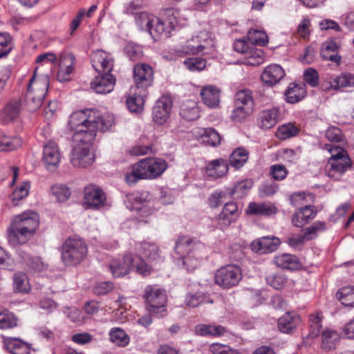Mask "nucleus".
<instances>
[{
    "label": "nucleus",
    "instance_id": "nucleus-1",
    "mask_svg": "<svg viewBox=\"0 0 354 354\" xmlns=\"http://www.w3.org/2000/svg\"><path fill=\"white\" fill-rule=\"evenodd\" d=\"M113 122V115H101L92 109L80 110L71 114L68 124L73 132L74 145L71 154V162L74 167L86 168L93 164L94 156L90 152V147L97 131H108Z\"/></svg>",
    "mask_w": 354,
    "mask_h": 354
},
{
    "label": "nucleus",
    "instance_id": "nucleus-2",
    "mask_svg": "<svg viewBox=\"0 0 354 354\" xmlns=\"http://www.w3.org/2000/svg\"><path fill=\"white\" fill-rule=\"evenodd\" d=\"M39 227V216L33 212H24L15 216L8 230L9 242L16 245L25 243Z\"/></svg>",
    "mask_w": 354,
    "mask_h": 354
},
{
    "label": "nucleus",
    "instance_id": "nucleus-3",
    "mask_svg": "<svg viewBox=\"0 0 354 354\" xmlns=\"http://www.w3.org/2000/svg\"><path fill=\"white\" fill-rule=\"evenodd\" d=\"M322 149L326 150L330 157L325 166V173L330 178L339 180L352 165V160L343 146L333 144L321 145Z\"/></svg>",
    "mask_w": 354,
    "mask_h": 354
},
{
    "label": "nucleus",
    "instance_id": "nucleus-4",
    "mask_svg": "<svg viewBox=\"0 0 354 354\" xmlns=\"http://www.w3.org/2000/svg\"><path fill=\"white\" fill-rule=\"evenodd\" d=\"M165 160L157 158H145L135 164L130 173L125 176L129 185H133L141 179H154L159 177L167 169Z\"/></svg>",
    "mask_w": 354,
    "mask_h": 354
},
{
    "label": "nucleus",
    "instance_id": "nucleus-5",
    "mask_svg": "<svg viewBox=\"0 0 354 354\" xmlns=\"http://www.w3.org/2000/svg\"><path fill=\"white\" fill-rule=\"evenodd\" d=\"M132 269L142 276L149 275L152 272L151 266L131 253L124 255L122 259H113L109 263V270L114 277H124Z\"/></svg>",
    "mask_w": 354,
    "mask_h": 354
},
{
    "label": "nucleus",
    "instance_id": "nucleus-6",
    "mask_svg": "<svg viewBox=\"0 0 354 354\" xmlns=\"http://www.w3.org/2000/svg\"><path fill=\"white\" fill-rule=\"evenodd\" d=\"M38 68H35L34 73L29 81L26 95V105L31 111L39 109L43 102L49 86L48 76L37 75Z\"/></svg>",
    "mask_w": 354,
    "mask_h": 354
},
{
    "label": "nucleus",
    "instance_id": "nucleus-7",
    "mask_svg": "<svg viewBox=\"0 0 354 354\" xmlns=\"http://www.w3.org/2000/svg\"><path fill=\"white\" fill-rule=\"evenodd\" d=\"M61 252L64 265L75 266L80 264L86 258L88 248L83 239L74 236L66 239L62 246Z\"/></svg>",
    "mask_w": 354,
    "mask_h": 354
},
{
    "label": "nucleus",
    "instance_id": "nucleus-8",
    "mask_svg": "<svg viewBox=\"0 0 354 354\" xmlns=\"http://www.w3.org/2000/svg\"><path fill=\"white\" fill-rule=\"evenodd\" d=\"M143 297L149 314L156 317H162L165 315L167 298L164 290L156 286H147L145 289Z\"/></svg>",
    "mask_w": 354,
    "mask_h": 354
},
{
    "label": "nucleus",
    "instance_id": "nucleus-9",
    "mask_svg": "<svg viewBox=\"0 0 354 354\" xmlns=\"http://www.w3.org/2000/svg\"><path fill=\"white\" fill-rule=\"evenodd\" d=\"M254 106L252 92L248 89L239 91L235 95L234 109L231 113L232 120L235 122L243 121L252 113Z\"/></svg>",
    "mask_w": 354,
    "mask_h": 354
},
{
    "label": "nucleus",
    "instance_id": "nucleus-10",
    "mask_svg": "<svg viewBox=\"0 0 354 354\" xmlns=\"http://www.w3.org/2000/svg\"><path fill=\"white\" fill-rule=\"evenodd\" d=\"M167 18L165 21L155 17L153 19V25L150 26V29L147 31L154 39L159 37H169L171 35V31H174L177 26V18L174 16V12L172 9H167L165 12Z\"/></svg>",
    "mask_w": 354,
    "mask_h": 354
},
{
    "label": "nucleus",
    "instance_id": "nucleus-11",
    "mask_svg": "<svg viewBox=\"0 0 354 354\" xmlns=\"http://www.w3.org/2000/svg\"><path fill=\"white\" fill-rule=\"evenodd\" d=\"M241 279V268L232 264L221 267L214 274L216 283L223 288H230L236 286Z\"/></svg>",
    "mask_w": 354,
    "mask_h": 354
},
{
    "label": "nucleus",
    "instance_id": "nucleus-12",
    "mask_svg": "<svg viewBox=\"0 0 354 354\" xmlns=\"http://www.w3.org/2000/svg\"><path fill=\"white\" fill-rule=\"evenodd\" d=\"M326 223L322 221H316L306 229L303 234H292L287 238L286 243L292 248H299L305 241L313 239L317 232L325 230Z\"/></svg>",
    "mask_w": 354,
    "mask_h": 354
},
{
    "label": "nucleus",
    "instance_id": "nucleus-13",
    "mask_svg": "<svg viewBox=\"0 0 354 354\" xmlns=\"http://www.w3.org/2000/svg\"><path fill=\"white\" fill-rule=\"evenodd\" d=\"M153 73L152 68L146 64H136L133 69V80L138 89L147 90L152 84Z\"/></svg>",
    "mask_w": 354,
    "mask_h": 354
},
{
    "label": "nucleus",
    "instance_id": "nucleus-14",
    "mask_svg": "<svg viewBox=\"0 0 354 354\" xmlns=\"http://www.w3.org/2000/svg\"><path fill=\"white\" fill-rule=\"evenodd\" d=\"M172 107V100L170 96L162 95L156 102L152 109L153 121L162 124L167 121L170 116Z\"/></svg>",
    "mask_w": 354,
    "mask_h": 354
},
{
    "label": "nucleus",
    "instance_id": "nucleus-15",
    "mask_svg": "<svg viewBox=\"0 0 354 354\" xmlns=\"http://www.w3.org/2000/svg\"><path fill=\"white\" fill-rule=\"evenodd\" d=\"M239 217L238 207L234 202L226 203L216 217L217 227L222 231L227 229Z\"/></svg>",
    "mask_w": 354,
    "mask_h": 354
},
{
    "label": "nucleus",
    "instance_id": "nucleus-16",
    "mask_svg": "<svg viewBox=\"0 0 354 354\" xmlns=\"http://www.w3.org/2000/svg\"><path fill=\"white\" fill-rule=\"evenodd\" d=\"M147 93V90L138 89V87H131L126 95V104L129 111L132 113L141 112Z\"/></svg>",
    "mask_w": 354,
    "mask_h": 354
},
{
    "label": "nucleus",
    "instance_id": "nucleus-17",
    "mask_svg": "<svg viewBox=\"0 0 354 354\" xmlns=\"http://www.w3.org/2000/svg\"><path fill=\"white\" fill-rule=\"evenodd\" d=\"M75 57L71 53H62L59 57V68L57 78L59 82H66L71 80V75L75 70Z\"/></svg>",
    "mask_w": 354,
    "mask_h": 354
},
{
    "label": "nucleus",
    "instance_id": "nucleus-18",
    "mask_svg": "<svg viewBox=\"0 0 354 354\" xmlns=\"http://www.w3.org/2000/svg\"><path fill=\"white\" fill-rule=\"evenodd\" d=\"M84 201L88 206L97 209L105 205L106 198L100 188L91 185L84 189Z\"/></svg>",
    "mask_w": 354,
    "mask_h": 354
},
{
    "label": "nucleus",
    "instance_id": "nucleus-19",
    "mask_svg": "<svg viewBox=\"0 0 354 354\" xmlns=\"http://www.w3.org/2000/svg\"><path fill=\"white\" fill-rule=\"evenodd\" d=\"M92 66L98 73H111L114 60L111 55L104 50H97L91 55Z\"/></svg>",
    "mask_w": 354,
    "mask_h": 354
},
{
    "label": "nucleus",
    "instance_id": "nucleus-20",
    "mask_svg": "<svg viewBox=\"0 0 354 354\" xmlns=\"http://www.w3.org/2000/svg\"><path fill=\"white\" fill-rule=\"evenodd\" d=\"M61 159V154L57 144L52 140L44 146L42 160L48 170L57 167Z\"/></svg>",
    "mask_w": 354,
    "mask_h": 354
},
{
    "label": "nucleus",
    "instance_id": "nucleus-21",
    "mask_svg": "<svg viewBox=\"0 0 354 354\" xmlns=\"http://www.w3.org/2000/svg\"><path fill=\"white\" fill-rule=\"evenodd\" d=\"M115 82V77L111 73H105L91 82V88L97 93L106 94L113 90Z\"/></svg>",
    "mask_w": 354,
    "mask_h": 354
},
{
    "label": "nucleus",
    "instance_id": "nucleus-22",
    "mask_svg": "<svg viewBox=\"0 0 354 354\" xmlns=\"http://www.w3.org/2000/svg\"><path fill=\"white\" fill-rule=\"evenodd\" d=\"M21 109V103L19 100L9 101L1 110H0V122L3 124L15 121L19 116Z\"/></svg>",
    "mask_w": 354,
    "mask_h": 354
},
{
    "label": "nucleus",
    "instance_id": "nucleus-23",
    "mask_svg": "<svg viewBox=\"0 0 354 354\" xmlns=\"http://www.w3.org/2000/svg\"><path fill=\"white\" fill-rule=\"evenodd\" d=\"M280 243V240L277 237L263 236L254 241L251 243V248L260 254L270 253L275 251Z\"/></svg>",
    "mask_w": 354,
    "mask_h": 354
},
{
    "label": "nucleus",
    "instance_id": "nucleus-24",
    "mask_svg": "<svg viewBox=\"0 0 354 354\" xmlns=\"http://www.w3.org/2000/svg\"><path fill=\"white\" fill-rule=\"evenodd\" d=\"M285 76V71L279 64H270L263 71L261 79L262 82L270 86L279 83Z\"/></svg>",
    "mask_w": 354,
    "mask_h": 354
},
{
    "label": "nucleus",
    "instance_id": "nucleus-25",
    "mask_svg": "<svg viewBox=\"0 0 354 354\" xmlns=\"http://www.w3.org/2000/svg\"><path fill=\"white\" fill-rule=\"evenodd\" d=\"M195 137L201 142L213 147L221 144L220 134L213 128L196 127L193 129Z\"/></svg>",
    "mask_w": 354,
    "mask_h": 354
},
{
    "label": "nucleus",
    "instance_id": "nucleus-26",
    "mask_svg": "<svg viewBox=\"0 0 354 354\" xmlns=\"http://www.w3.org/2000/svg\"><path fill=\"white\" fill-rule=\"evenodd\" d=\"M317 214L314 206L306 205L298 209L292 216V224L297 227H301L313 220Z\"/></svg>",
    "mask_w": 354,
    "mask_h": 354
},
{
    "label": "nucleus",
    "instance_id": "nucleus-27",
    "mask_svg": "<svg viewBox=\"0 0 354 354\" xmlns=\"http://www.w3.org/2000/svg\"><path fill=\"white\" fill-rule=\"evenodd\" d=\"M200 95L202 102L207 106L211 109L219 106L221 92L217 87L212 85L205 86L201 88Z\"/></svg>",
    "mask_w": 354,
    "mask_h": 354
},
{
    "label": "nucleus",
    "instance_id": "nucleus-28",
    "mask_svg": "<svg viewBox=\"0 0 354 354\" xmlns=\"http://www.w3.org/2000/svg\"><path fill=\"white\" fill-rule=\"evenodd\" d=\"M279 111L277 108H273L262 111L258 117V126L263 129H269L274 127L279 122Z\"/></svg>",
    "mask_w": 354,
    "mask_h": 354
},
{
    "label": "nucleus",
    "instance_id": "nucleus-29",
    "mask_svg": "<svg viewBox=\"0 0 354 354\" xmlns=\"http://www.w3.org/2000/svg\"><path fill=\"white\" fill-rule=\"evenodd\" d=\"M339 46V41L336 39L326 41L322 44L320 55L324 59L339 64L341 59L337 53Z\"/></svg>",
    "mask_w": 354,
    "mask_h": 354
},
{
    "label": "nucleus",
    "instance_id": "nucleus-30",
    "mask_svg": "<svg viewBox=\"0 0 354 354\" xmlns=\"http://www.w3.org/2000/svg\"><path fill=\"white\" fill-rule=\"evenodd\" d=\"M300 322L299 315L294 312H288L279 318L278 326L283 333H289L295 329Z\"/></svg>",
    "mask_w": 354,
    "mask_h": 354
},
{
    "label": "nucleus",
    "instance_id": "nucleus-31",
    "mask_svg": "<svg viewBox=\"0 0 354 354\" xmlns=\"http://www.w3.org/2000/svg\"><path fill=\"white\" fill-rule=\"evenodd\" d=\"M245 212L248 215L270 216L276 214L277 209L269 203H258L251 202L249 203Z\"/></svg>",
    "mask_w": 354,
    "mask_h": 354
},
{
    "label": "nucleus",
    "instance_id": "nucleus-32",
    "mask_svg": "<svg viewBox=\"0 0 354 354\" xmlns=\"http://www.w3.org/2000/svg\"><path fill=\"white\" fill-rule=\"evenodd\" d=\"M227 171L228 164L223 159L214 160L206 167L207 176L214 179L224 176Z\"/></svg>",
    "mask_w": 354,
    "mask_h": 354
},
{
    "label": "nucleus",
    "instance_id": "nucleus-33",
    "mask_svg": "<svg viewBox=\"0 0 354 354\" xmlns=\"http://www.w3.org/2000/svg\"><path fill=\"white\" fill-rule=\"evenodd\" d=\"M274 262L277 267L283 269L297 270L301 267V263L297 257L287 253L275 256Z\"/></svg>",
    "mask_w": 354,
    "mask_h": 354
},
{
    "label": "nucleus",
    "instance_id": "nucleus-34",
    "mask_svg": "<svg viewBox=\"0 0 354 354\" xmlns=\"http://www.w3.org/2000/svg\"><path fill=\"white\" fill-rule=\"evenodd\" d=\"M329 84L328 86H326V89L332 88L337 91L342 88L354 87V75L345 73L332 77L329 81Z\"/></svg>",
    "mask_w": 354,
    "mask_h": 354
},
{
    "label": "nucleus",
    "instance_id": "nucleus-35",
    "mask_svg": "<svg viewBox=\"0 0 354 354\" xmlns=\"http://www.w3.org/2000/svg\"><path fill=\"white\" fill-rule=\"evenodd\" d=\"M340 340L339 334L334 330L326 329L322 333V348L329 351L336 348Z\"/></svg>",
    "mask_w": 354,
    "mask_h": 354
},
{
    "label": "nucleus",
    "instance_id": "nucleus-36",
    "mask_svg": "<svg viewBox=\"0 0 354 354\" xmlns=\"http://www.w3.org/2000/svg\"><path fill=\"white\" fill-rule=\"evenodd\" d=\"M194 332L200 336H214L219 337L223 335L226 330L220 325L214 324H197L195 326Z\"/></svg>",
    "mask_w": 354,
    "mask_h": 354
},
{
    "label": "nucleus",
    "instance_id": "nucleus-37",
    "mask_svg": "<svg viewBox=\"0 0 354 354\" xmlns=\"http://www.w3.org/2000/svg\"><path fill=\"white\" fill-rule=\"evenodd\" d=\"M306 93L304 84H290L285 93L288 102L294 104L302 100Z\"/></svg>",
    "mask_w": 354,
    "mask_h": 354
},
{
    "label": "nucleus",
    "instance_id": "nucleus-38",
    "mask_svg": "<svg viewBox=\"0 0 354 354\" xmlns=\"http://www.w3.org/2000/svg\"><path fill=\"white\" fill-rule=\"evenodd\" d=\"M6 350L12 354H29L28 344L18 338H8L5 340Z\"/></svg>",
    "mask_w": 354,
    "mask_h": 354
},
{
    "label": "nucleus",
    "instance_id": "nucleus-39",
    "mask_svg": "<svg viewBox=\"0 0 354 354\" xmlns=\"http://www.w3.org/2000/svg\"><path fill=\"white\" fill-rule=\"evenodd\" d=\"M201 53L209 54L215 49V38L208 30H202L197 33Z\"/></svg>",
    "mask_w": 354,
    "mask_h": 354
},
{
    "label": "nucleus",
    "instance_id": "nucleus-40",
    "mask_svg": "<svg viewBox=\"0 0 354 354\" xmlns=\"http://www.w3.org/2000/svg\"><path fill=\"white\" fill-rule=\"evenodd\" d=\"M22 139L19 136H8L0 131V151H10L21 147Z\"/></svg>",
    "mask_w": 354,
    "mask_h": 354
},
{
    "label": "nucleus",
    "instance_id": "nucleus-41",
    "mask_svg": "<svg viewBox=\"0 0 354 354\" xmlns=\"http://www.w3.org/2000/svg\"><path fill=\"white\" fill-rule=\"evenodd\" d=\"M30 189V183L29 181H24L14 189L10 196L14 206L18 205L20 201L24 200L28 196Z\"/></svg>",
    "mask_w": 354,
    "mask_h": 354
},
{
    "label": "nucleus",
    "instance_id": "nucleus-42",
    "mask_svg": "<svg viewBox=\"0 0 354 354\" xmlns=\"http://www.w3.org/2000/svg\"><path fill=\"white\" fill-rule=\"evenodd\" d=\"M110 340L119 346H126L130 341L129 335L120 328H113L109 331Z\"/></svg>",
    "mask_w": 354,
    "mask_h": 354
},
{
    "label": "nucleus",
    "instance_id": "nucleus-43",
    "mask_svg": "<svg viewBox=\"0 0 354 354\" xmlns=\"http://www.w3.org/2000/svg\"><path fill=\"white\" fill-rule=\"evenodd\" d=\"M248 159V151L244 148H237L232 153L230 162L232 167L239 169L246 163Z\"/></svg>",
    "mask_w": 354,
    "mask_h": 354
},
{
    "label": "nucleus",
    "instance_id": "nucleus-44",
    "mask_svg": "<svg viewBox=\"0 0 354 354\" xmlns=\"http://www.w3.org/2000/svg\"><path fill=\"white\" fill-rule=\"evenodd\" d=\"M180 114L187 120L197 119L199 117V111L196 102L189 100L187 103L182 104Z\"/></svg>",
    "mask_w": 354,
    "mask_h": 354
},
{
    "label": "nucleus",
    "instance_id": "nucleus-45",
    "mask_svg": "<svg viewBox=\"0 0 354 354\" xmlns=\"http://www.w3.org/2000/svg\"><path fill=\"white\" fill-rule=\"evenodd\" d=\"M337 299L344 306L354 307V288L351 286L341 288L336 294Z\"/></svg>",
    "mask_w": 354,
    "mask_h": 354
},
{
    "label": "nucleus",
    "instance_id": "nucleus-46",
    "mask_svg": "<svg viewBox=\"0 0 354 354\" xmlns=\"http://www.w3.org/2000/svg\"><path fill=\"white\" fill-rule=\"evenodd\" d=\"M13 287L15 292H28L30 286L26 274L23 272L15 273L13 277Z\"/></svg>",
    "mask_w": 354,
    "mask_h": 354
},
{
    "label": "nucleus",
    "instance_id": "nucleus-47",
    "mask_svg": "<svg viewBox=\"0 0 354 354\" xmlns=\"http://www.w3.org/2000/svg\"><path fill=\"white\" fill-rule=\"evenodd\" d=\"M207 61L202 57H188L183 61L186 69L191 72H201L205 67Z\"/></svg>",
    "mask_w": 354,
    "mask_h": 354
},
{
    "label": "nucleus",
    "instance_id": "nucleus-48",
    "mask_svg": "<svg viewBox=\"0 0 354 354\" xmlns=\"http://www.w3.org/2000/svg\"><path fill=\"white\" fill-rule=\"evenodd\" d=\"M138 250L147 259L153 261L159 257V250L155 243L143 242L139 244Z\"/></svg>",
    "mask_w": 354,
    "mask_h": 354
},
{
    "label": "nucleus",
    "instance_id": "nucleus-49",
    "mask_svg": "<svg viewBox=\"0 0 354 354\" xmlns=\"http://www.w3.org/2000/svg\"><path fill=\"white\" fill-rule=\"evenodd\" d=\"M249 41L253 44L263 46L268 42V38L266 33L257 29H250L247 35Z\"/></svg>",
    "mask_w": 354,
    "mask_h": 354
},
{
    "label": "nucleus",
    "instance_id": "nucleus-50",
    "mask_svg": "<svg viewBox=\"0 0 354 354\" xmlns=\"http://www.w3.org/2000/svg\"><path fill=\"white\" fill-rule=\"evenodd\" d=\"M299 129L292 123H288L279 127L277 131V136L280 140H286L297 136Z\"/></svg>",
    "mask_w": 354,
    "mask_h": 354
},
{
    "label": "nucleus",
    "instance_id": "nucleus-51",
    "mask_svg": "<svg viewBox=\"0 0 354 354\" xmlns=\"http://www.w3.org/2000/svg\"><path fill=\"white\" fill-rule=\"evenodd\" d=\"M326 138L330 141L329 144L342 146L344 142L342 131L335 127H330L326 130Z\"/></svg>",
    "mask_w": 354,
    "mask_h": 354
},
{
    "label": "nucleus",
    "instance_id": "nucleus-52",
    "mask_svg": "<svg viewBox=\"0 0 354 354\" xmlns=\"http://www.w3.org/2000/svg\"><path fill=\"white\" fill-rule=\"evenodd\" d=\"M201 47L196 34L181 46V52L185 54L195 55L201 53Z\"/></svg>",
    "mask_w": 354,
    "mask_h": 354
},
{
    "label": "nucleus",
    "instance_id": "nucleus-53",
    "mask_svg": "<svg viewBox=\"0 0 354 354\" xmlns=\"http://www.w3.org/2000/svg\"><path fill=\"white\" fill-rule=\"evenodd\" d=\"M51 193L59 203L66 201L71 195L70 189L64 185L56 184L51 187Z\"/></svg>",
    "mask_w": 354,
    "mask_h": 354
},
{
    "label": "nucleus",
    "instance_id": "nucleus-54",
    "mask_svg": "<svg viewBox=\"0 0 354 354\" xmlns=\"http://www.w3.org/2000/svg\"><path fill=\"white\" fill-rule=\"evenodd\" d=\"M252 185L253 183L251 180L239 182L234 186L232 194L236 198H241L248 194Z\"/></svg>",
    "mask_w": 354,
    "mask_h": 354
},
{
    "label": "nucleus",
    "instance_id": "nucleus-55",
    "mask_svg": "<svg viewBox=\"0 0 354 354\" xmlns=\"http://www.w3.org/2000/svg\"><path fill=\"white\" fill-rule=\"evenodd\" d=\"M17 326V319L8 310L0 312V329H9Z\"/></svg>",
    "mask_w": 354,
    "mask_h": 354
},
{
    "label": "nucleus",
    "instance_id": "nucleus-56",
    "mask_svg": "<svg viewBox=\"0 0 354 354\" xmlns=\"http://www.w3.org/2000/svg\"><path fill=\"white\" fill-rule=\"evenodd\" d=\"M155 16L146 12L138 13L136 16V21L142 30L147 31L150 26L153 25V19Z\"/></svg>",
    "mask_w": 354,
    "mask_h": 354
},
{
    "label": "nucleus",
    "instance_id": "nucleus-57",
    "mask_svg": "<svg viewBox=\"0 0 354 354\" xmlns=\"http://www.w3.org/2000/svg\"><path fill=\"white\" fill-rule=\"evenodd\" d=\"M12 37L8 33H0V46L2 47L0 50V59L7 56L12 50L10 46Z\"/></svg>",
    "mask_w": 354,
    "mask_h": 354
},
{
    "label": "nucleus",
    "instance_id": "nucleus-58",
    "mask_svg": "<svg viewBox=\"0 0 354 354\" xmlns=\"http://www.w3.org/2000/svg\"><path fill=\"white\" fill-rule=\"evenodd\" d=\"M288 173L286 167L283 165L275 164L270 168V174L276 180H283L287 176Z\"/></svg>",
    "mask_w": 354,
    "mask_h": 354
},
{
    "label": "nucleus",
    "instance_id": "nucleus-59",
    "mask_svg": "<svg viewBox=\"0 0 354 354\" xmlns=\"http://www.w3.org/2000/svg\"><path fill=\"white\" fill-rule=\"evenodd\" d=\"M246 63L251 66H258L264 62L263 52L261 49H254L250 52Z\"/></svg>",
    "mask_w": 354,
    "mask_h": 354
},
{
    "label": "nucleus",
    "instance_id": "nucleus-60",
    "mask_svg": "<svg viewBox=\"0 0 354 354\" xmlns=\"http://www.w3.org/2000/svg\"><path fill=\"white\" fill-rule=\"evenodd\" d=\"M322 315L320 313L310 315L309 317V322L312 333L314 336L318 335L322 328Z\"/></svg>",
    "mask_w": 354,
    "mask_h": 354
},
{
    "label": "nucleus",
    "instance_id": "nucleus-61",
    "mask_svg": "<svg viewBox=\"0 0 354 354\" xmlns=\"http://www.w3.org/2000/svg\"><path fill=\"white\" fill-rule=\"evenodd\" d=\"M304 78L305 82L310 86L315 87L319 83V75L317 71L312 68H308L304 71Z\"/></svg>",
    "mask_w": 354,
    "mask_h": 354
},
{
    "label": "nucleus",
    "instance_id": "nucleus-62",
    "mask_svg": "<svg viewBox=\"0 0 354 354\" xmlns=\"http://www.w3.org/2000/svg\"><path fill=\"white\" fill-rule=\"evenodd\" d=\"M268 283L275 289H281L286 283V279L283 274H270L267 277Z\"/></svg>",
    "mask_w": 354,
    "mask_h": 354
},
{
    "label": "nucleus",
    "instance_id": "nucleus-63",
    "mask_svg": "<svg viewBox=\"0 0 354 354\" xmlns=\"http://www.w3.org/2000/svg\"><path fill=\"white\" fill-rule=\"evenodd\" d=\"M26 264L30 268L37 272L44 270L48 267V264L45 263L40 257H30Z\"/></svg>",
    "mask_w": 354,
    "mask_h": 354
},
{
    "label": "nucleus",
    "instance_id": "nucleus-64",
    "mask_svg": "<svg viewBox=\"0 0 354 354\" xmlns=\"http://www.w3.org/2000/svg\"><path fill=\"white\" fill-rule=\"evenodd\" d=\"M124 52L127 56L131 61H137L142 57V51L139 46L129 44L124 48Z\"/></svg>",
    "mask_w": 354,
    "mask_h": 354
}]
</instances>
